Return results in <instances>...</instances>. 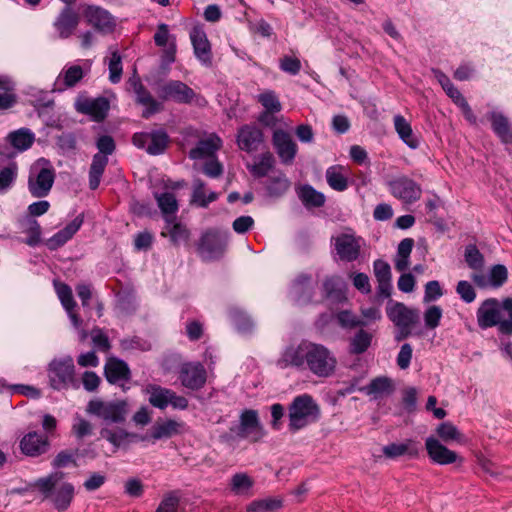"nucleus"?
Wrapping results in <instances>:
<instances>
[{
    "label": "nucleus",
    "instance_id": "nucleus-8",
    "mask_svg": "<svg viewBox=\"0 0 512 512\" xmlns=\"http://www.w3.org/2000/svg\"><path fill=\"white\" fill-rule=\"evenodd\" d=\"M149 403L159 409H165L171 405L174 409L184 410L188 407V400L177 395L174 391L155 384H149L145 388Z\"/></svg>",
    "mask_w": 512,
    "mask_h": 512
},
{
    "label": "nucleus",
    "instance_id": "nucleus-35",
    "mask_svg": "<svg viewBox=\"0 0 512 512\" xmlns=\"http://www.w3.org/2000/svg\"><path fill=\"white\" fill-rule=\"evenodd\" d=\"M296 193L305 207H321L325 203L324 194L315 190L311 185L305 184L296 187Z\"/></svg>",
    "mask_w": 512,
    "mask_h": 512
},
{
    "label": "nucleus",
    "instance_id": "nucleus-5",
    "mask_svg": "<svg viewBox=\"0 0 512 512\" xmlns=\"http://www.w3.org/2000/svg\"><path fill=\"white\" fill-rule=\"evenodd\" d=\"M319 416L318 405L307 394L297 396L289 406V428L297 431L304 428Z\"/></svg>",
    "mask_w": 512,
    "mask_h": 512
},
{
    "label": "nucleus",
    "instance_id": "nucleus-56",
    "mask_svg": "<svg viewBox=\"0 0 512 512\" xmlns=\"http://www.w3.org/2000/svg\"><path fill=\"white\" fill-rule=\"evenodd\" d=\"M109 68V80L112 83H118L121 80L122 76V60L119 53L114 50L111 51V57L108 63Z\"/></svg>",
    "mask_w": 512,
    "mask_h": 512
},
{
    "label": "nucleus",
    "instance_id": "nucleus-27",
    "mask_svg": "<svg viewBox=\"0 0 512 512\" xmlns=\"http://www.w3.org/2000/svg\"><path fill=\"white\" fill-rule=\"evenodd\" d=\"M360 243L351 235H341L335 240V249L342 260L354 261L360 252Z\"/></svg>",
    "mask_w": 512,
    "mask_h": 512
},
{
    "label": "nucleus",
    "instance_id": "nucleus-49",
    "mask_svg": "<svg viewBox=\"0 0 512 512\" xmlns=\"http://www.w3.org/2000/svg\"><path fill=\"white\" fill-rule=\"evenodd\" d=\"M231 319L236 326L237 330L241 333L250 332L253 327L251 318L239 307H233L230 310Z\"/></svg>",
    "mask_w": 512,
    "mask_h": 512
},
{
    "label": "nucleus",
    "instance_id": "nucleus-19",
    "mask_svg": "<svg viewBox=\"0 0 512 512\" xmlns=\"http://www.w3.org/2000/svg\"><path fill=\"white\" fill-rule=\"evenodd\" d=\"M161 236L168 238L172 245H186L190 240V230L187 226L174 218H167L161 231Z\"/></svg>",
    "mask_w": 512,
    "mask_h": 512
},
{
    "label": "nucleus",
    "instance_id": "nucleus-58",
    "mask_svg": "<svg viewBox=\"0 0 512 512\" xmlns=\"http://www.w3.org/2000/svg\"><path fill=\"white\" fill-rule=\"evenodd\" d=\"M490 286L494 288L501 287L508 278V271L504 265H494L489 271Z\"/></svg>",
    "mask_w": 512,
    "mask_h": 512
},
{
    "label": "nucleus",
    "instance_id": "nucleus-25",
    "mask_svg": "<svg viewBox=\"0 0 512 512\" xmlns=\"http://www.w3.org/2000/svg\"><path fill=\"white\" fill-rule=\"evenodd\" d=\"M290 296L298 305L309 303L313 296L311 278L307 275L298 276L291 286Z\"/></svg>",
    "mask_w": 512,
    "mask_h": 512
},
{
    "label": "nucleus",
    "instance_id": "nucleus-57",
    "mask_svg": "<svg viewBox=\"0 0 512 512\" xmlns=\"http://www.w3.org/2000/svg\"><path fill=\"white\" fill-rule=\"evenodd\" d=\"M56 293L58 298L60 299L65 310H69L70 308H75L76 302L73 299L71 288L64 283L55 282L54 283Z\"/></svg>",
    "mask_w": 512,
    "mask_h": 512
},
{
    "label": "nucleus",
    "instance_id": "nucleus-45",
    "mask_svg": "<svg viewBox=\"0 0 512 512\" xmlns=\"http://www.w3.org/2000/svg\"><path fill=\"white\" fill-rule=\"evenodd\" d=\"M13 147L19 151L27 150L34 142V134L29 129H19L9 135Z\"/></svg>",
    "mask_w": 512,
    "mask_h": 512
},
{
    "label": "nucleus",
    "instance_id": "nucleus-38",
    "mask_svg": "<svg viewBox=\"0 0 512 512\" xmlns=\"http://www.w3.org/2000/svg\"><path fill=\"white\" fill-rule=\"evenodd\" d=\"M218 198L216 192H207L205 183L196 178L193 180V193L191 201L200 207H207L209 203L215 201Z\"/></svg>",
    "mask_w": 512,
    "mask_h": 512
},
{
    "label": "nucleus",
    "instance_id": "nucleus-30",
    "mask_svg": "<svg viewBox=\"0 0 512 512\" xmlns=\"http://www.w3.org/2000/svg\"><path fill=\"white\" fill-rule=\"evenodd\" d=\"M83 223V218L77 216L62 230L53 235L48 241L47 246L50 250H56L70 240L73 235L80 229Z\"/></svg>",
    "mask_w": 512,
    "mask_h": 512
},
{
    "label": "nucleus",
    "instance_id": "nucleus-6",
    "mask_svg": "<svg viewBox=\"0 0 512 512\" xmlns=\"http://www.w3.org/2000/svg\"><path fill=\"white\" fill-rule=\"evenodd\" d=\"M159 97L164 101H174L179 104H195L203 107L207 101L192 88L179 80H170L158 90Z\"/></svg>",
    "mask_w": 512,
    "mask_h": 512
},
{
    "label": "nucleus",
    "instance_id": "nucleus-15",
    "mask_svg": "<svg viewBox=\"0 0 512 512\" xmlns=\"http://www.w3.org/2000/svg\"><path fill=\"white\" fill-rule=\"evenodd\" d=\"M179 379L184 387L197 390L206 382V370L200 363H185L180 368Z\"/></svg>",
    "mask_w": 512,
    "mask_h": 512
},
{
    "label": "nucleus",
    "instance_id": "nucleus-10",
    "mask_svg": "<svg viewBox=\"0 0 512 512\" xmlns=\"http://www.w3.org/2000/svg\"><path fill=\"white\" fill-rule=\"evenodd\" d=\"M226 238L218 231L209 230L201 236L198 252L204 260H214L221 257L225 251Z\"/></svg>",
    "mask_w": 512,
    "mask_h": 512
},
{
    "label": "nucleus",
    "instance_id": "nucleus-12",
    "mask_svg": "<svg viewBox=\"0 0 512 512\" xmlns=\"http://www.w3.org/2000/svg\"><path fill=\"white\" fill-rule=\"evenodd\" d=\"M237 434L252 442H258L264 437L265 431L260 424L258 413L255 410H245L242 412Z\"/></svg>",
    "mask_w": 512,
    "mask_h": 512
},
{
    "label": "nucleus",
    "instance_id": "nucleus-54",
    "mask_svg": "<svg viewBox=\"0 0 512 512\" xmlns=\"http://www.w3.org/2000/svg\"><path fill=\"white\" fill-rule=\"evenodd\" d=\"M437 434L444 442H464L462 433L450 422L441 423L437 428Z\"/></svg>",
    "mask_w": 512,
    "mask_h": 512
},
{
    "label": "nucleus",
    "instance_id": "nucleus-29",
    "mask_svg": "<svg viewBox=\"0 0 512 512\" xmlns=\"http://www.w3.org/2000/svg\"><path fill=\"white\" fill-rule=\"evenodd\" d=\"M190 39L196 57L205 64L210 63L211 48L205 32L199 28H194L190 33Z\"/></svg>",
    "mask_w": 512,
    "mask_h": 512
},
{
    "label": "nucleus",
    "instance_id": "nucleus-37",
    "mask_svg": "<svg viewBox=\"0 0 512 512\" xmlns=\"http://www.w3.org/2000/svg\"><path fill=\"white\" fill-rule=\"evenodd\" d=\"M108 164V158L105 155L95 154L89 169V187L95 190L99 187L102 175Z\"/></svg>",
    "mask_w": 512,
    "mask_h": 512
},
{
    "label": "nucleus",
    "instance_id": "nucleus-63",
    "mask_svg": "<svg viewBox=\"0 0 512 512\" xmlns=\"http://www.w3.org/2000/svg\"><path fill=\"white\" fill-rule=\"evenodd\" d=\"M465 259L472 269H480L484 263L482 254L475 246H468L466 248Z\"/></svg>",
    "mask_w": 512,
    "mask_h": 512
},
{
    "label": "nucleus",
    "instance_id": "nucleus-44",
    "mask_svg": "<svg viewBox=\"0 0 512 512\" xmlns=\"http://www.w3.org/2000/svg\"><path fill=\"white\" fill-rule=\"evenodd\" d=\"M273 155L270 152L263 153L253 164H247V168L255 177H264L273 166Z\"/></svg>",
    "mask_w": 512,
    "mask_h": 512
},
{
    "label": "nucleus",
    "instance_id": "nucleus-46",
    "mask_svg": "<svg viewBox=\"0 0 512 512\" xmlns=\"http://www.w3.org/2000/svg\"><path fill=\"white\" fill-rule=\"evenodd\" d=\"M368 395L379 397L385 394H389L392 391L391 380L386 377H377L373 379L369 385L361 389Z\"/></svg>",
    "mask_w": 512,
    "mask_h": 512
},
{
    "label": "nucleus",
    "instance_id": "nucleus-33",
    "mask_svg": "<svg viewBox=\"0 0 512 512\" xmlns=\"http://www.w3.org/2000/svg\"><path fill=\"white\" fill-rule=\"evenodd\" d=\"M104 370L106 379L110 383L115 384L129 379L130 370L127 364L119 359L109 358Z\"/></svg>",
    "mask_w": 512,
    "mask_h": 512
},
{
    "label": "nucleus",
    "instance_id": "nucleus-14",
    "mask_svg": "<svg viewBox=\"0 0 512 512\" xmlns=\"http://www.w3.org/2000/svg\"><path fill=\"white\" fill-rule=\"evenodd\" d=\"M183 185V182H176L171 185H166L163 192L154 193V197L164 220L174 218L173 215L178 211L179 205L174 190L183 187Z\"/></svg>",
    "mask_w": 512,
    "mask_h": 512
},
{
    "label": "nucleus",
    "instance_id": "nucleus-20",
    "mask_svg": "<svg viewBox=\"0 0 512 512\" xmlns=\"http://www.w3.org/2000/svg\"><path fill=\"white\" fill-rule=\"evenodd\" d=\"M477 322L480 328L486 329L502 322L500 319V306L497 299L485 300L477 310Z\"/></svg>",
    "mask_w": 512,
    "mask_h": 512
},
{
    "label": "nucleus",
    "instance_id": "nucleus-1",
    "mask_svg": "<svg viewBox=\"0 0 512 512\" xmlns=\"http://www.w3.org/2000/svg\"><path fill=\"white\" fill-rule=\"evenodd\" d=\"M277 365L280 368H304L316 377L328 378L335 374L338 361L335 354L323 344L302 341L298 345L286 347Z\"/></svg>",
    "mask_w": 512,
    "mask_h": 512
},
{
    "label": "nucleus",
    "instance_id": "nucleus-34",
    "mask_svg": "<svg viewBox=\"0 0 512 512\" xmlns=\"http://www.w3.org/2000/svg\"><path fill=\"white\" fill-rule=\"evenodd\" d=\"M382 452L387 458L391 459L403 455L415 457L419 453V448L415 441L408 439L401 443H390L382 448Z\"/></svg>",
    "mask_w": 512,
    "mask_h": 512
},
{
    "label": "nucleus",
    "instance_id": "nucleus-23",
    "mask_svg": "<svg viewBox=\"0 0 512 512\" xmlns=\"http://www.w3.org/2000/svg\"><path fill=\"white\" fill-rule=\"evenodd\" d=\"M76 110L80 113L92 116L96 120H102L109 109L108 101L103 98L79 99L75 103Z\"/></svg>",
    "mask_w": 512,
    "mask_h": 512
},
{
    "label": "nucleus",
    "instance_id": "nucleus-53",
    "mask_svg": "<svg viewBox=\"0 0 512 512\" xmlns=\"http://www.w3.org/2000/svg\"><path fill=\"white\" fill-rule=\"evenodd\" d=\"M372 335L365 330H359L350 342V351L353 354L364 353L371 345Z\"/></svg>",
    "mask_w": 512,
    "mask_h": 512
},
{
    "label": "nucleus",
    "instance_id": "nucleus-50",
    "mask_svg": "<svg viewBox=\"0 0 512 512\" xmlns=\"http://www.w3.org/2000/svg\"><path fill=\"white\" fill-rule=\"evenodd\" d=\"M101 436L107 439L115 447H120L130 441V438H134L135 435L128 433L123 429H108L104 428L101 430Z\"/></svg>",
    "mask_w": 512,
    "mask_h": 512
},
{
    "label": "nucleus",
    "instance_id": "nucleus-36",
    "mask_svg": "<svg viewBox=\"0 0 512 512\" xmlns=\"http://www.w3.org/2000/svg\"><path fill=\"white\" fill-rule=\"evenodd\" d=\"M394 127L401 140L412 149H416L419 146V140L413 133L411 125L407 120L401 116L396 115L394 117Z\"/></svg>",
    "mask_w": 512,
    "mask_h": 512
},
{
    "label": "nucleus",
    "instance_id": "nucleus-2",
    "mask_svg": "<svg viewBox=\"0 0 512 512\" xmlns=\"http://www.w3.org/2000/svg\"><path fill=\"white\" fill-rule=\"evenodd\" d=\"M63 473L55 472L29 484V490L38 491L43 499H49L59 511L66 510L73 498L75 489L71 483L61 482Z\"/></svg>",
    "mask_w": 512,
    "mask_h": 512
},
{
    "label": "nucleus",
    "instance_id": "nucleus-28",
    "mask_svg": "<svg viewBox=\"0 0 512 512\" xmlns=\"http://www.w3.org/2000/svg\"><path fill=\"white\" fill-rule=\"evenodd\" d=\"M85 72L79 65L64 67L58 75L55 86L59 91L74 87L84 77Z\"/></svg>",
    "mask_w": 512,
    "mask_h": 512
},
{
    "label": "nucleus",
    "instance_id": "nucleus-55",
    "mask_svg": "<svg viewBox=\"0 0 512 512\" xmlns=\"http://www.w3.org/2000/svg\"><path fill=\"white\" fill-rule=\"evenodd\" d=\"M282 502L278 499L266 498L252 501L246 508L247 512H274Z\"/></svg>",
    "mask_w": 512,
    "mask_h": 512
},
{
    "label": "nucleus",
    "instance_id": "nucleus-4",
    "mask_svg": "<svg viewBox=\"0 0 512 512\" xmlns=\"http://www.w3.org/2000/svg\"><path fill=\"white\" fill-rule=\"evenodd\" d=\"M55 170L46 159L37 160L29 170L28 190L35 198L46 197L53 186Z\"/></svg>",
    "mask_w": 512,
    "mask_h": 512
},
{
    "label": "nucleus",
    "instance_id": "nucleus-61",
    "mask_svg": "<svg viewBox=\"0 0 512 512\" xmlns=\"http://www.w3.org/2000/svg\"><path fill=\"white\" fill-rule=\"evenodd\" d=\"M442 318V309L439 306H430L424 313L425 326L428 329H435L439 326Z\"/></svg>",
    "mask_w": 512,
    "mask_h": 512
},
{
    "label": "nucleus",
    "instance_id": "nucleus-52",
    "mask_svg": "<svg viewBox=\"0 0 512 512\" xmlns=\"http://www.w3.org/2000/svg\"><path fill=\"white\" fill-rule=\"evenodd\" d=\"M149 135L151 136V138L147 146V152L151 155L162 154L167 147V134L163 131H156L149 133Z\"/></svg>",
    "mask_w": 512,
    "mask_h": 512
},
{
    "label": "nucleus",
    "instance_id": "nucleus-43",
    "mask_svg": "<svg viewBox=\"0 0 512 512\" xmlns=\"http://www.w3.org/2000/svg\"><path fill=\"white\" fill-rule=\"evenodd\" d=\"M18 175V165L10 161L6 165H0V194L9 191Z\"/></svg>",
    "mask_w": 512,
    "mask_h": 512
},
{
    "label": "nucleus",
    "instance_id": "nucleus-39",
    "mask_svg": "<svg viewBox=\"0 0 512 512\" xmlns=\"http://www.w3.org/2000/svg\"><path fill=\"white\" fill-rule=\"evenodd\" d=\"M489 118L492 122L494 132L502 139V141L505 143H512V128L508 119L503 114L497 112H492Z\"/></svg>",
    "mask_w": 512,
    "mask_h": 512
},
{
    "label": "nucleus",
    "instance_id": "nucleus-16",
    "mask_svg": "<svg viewBox=\"0 0 512 512\" xmlns=\"http://www.w3.org/2000/svg\"><path fill=\"white\" fill-rule=\"evenodd\" d=\"M236 141L239 149L251 153L263 143V133L256 125H243L238 130Z\"/></svg>",
    "mask_w": 512,
    "mask_h": 512
},
{
    "label": "nucleus",
    "instance_id": "nucleus-7",
    "mask_svg": "<svg viewBox=\"0 0 512 512\" xmlns=\"http://www.w3.org/2000/svg\"><path fill=\"white\" fill-rule=\"evenodd\" d=\"M48 378L55 390L67 389L74 383L75 366L71 356L53 359L48 366Z\"/></svg>",
    "mask_w": 512,
    "mask_h": 512
},
{
    "label": "nucleus",
    "instance_id": "nucleus-31",
    "mask_svg": "<svg viewBox=\"0 0 512 512\" xmlns=\"http://www.w3.org/2000/svg\"><path fill=\"white\" fill-rule=\"evenodd\" d=\"M184 430V423L176 420H165L156 422L150 429V436L154 440L163 438H170L174 435L182 433Z\"/></svg>",
    "mask_w": 512,
    "mask_h": 512
},
{
    "label": "nucleus",
    "instance_id": "nucleus-18",
    "mask_svg": "<svg viewBox=\"0 0 512 512\" xmlns=\"http://www.w3.org/2000/svg\"><path fill=\"white\" fill-rule=\"evenodd\" d=\"M425 448L429 458L436 464L448 465L456 462L459 456L456 452L448 449L434 437H428L425 441Z\"/></svg>",
    "mask_w": 512,
    "mask_h": 512
},
{
    "label": "nucleus",
    "instance_id": "nucleus-59",
    "mask_svg": "<svg viewBox=\"0 0 512 512\" xmlns=\"http://www.w3.org/2000/svg\"><path fill=\"white\" fill-rule=\"evenodd\" d=\"M90 337L97 350L108 352L111 348L108 336L100 328H93L90 332Z\"/></svg>",
    "mask_w": 512,
    "mask_h": 512
},
{
    "label": "nucleus",
    "instance_id": "nucleus-64",
    "mask_svg": "<svg viewBox=\"0 0 512 512\" xmlns=\"http://www.w3.org/2000/svg\"><path fill=\"white\" fill-rule=\"evenodd\" d=\"M456 292L460 296V298L466 303H471L476 298V293L472 284L465 280L458 282L456 286Z\"/></svg>",
    "mask_w": 512,
    "mask_h": 512
},
{
    "label": "nucleus",
    "instance_id": "nucleus-13",
    "mask_svg": "<svg viewBox=\"0 0 512 512\" xmlns=\"http://www.w3.org/2000/svg\"><path fill=\"white\" fill-rule=\"evenodd\" d=\"M83 15L87 23L100 33H111L116 26L113 16L101 7L87 6Z\"/></svg>",
    "mask_w": 512,
    "mask_h": 512
},
{
    "label": "nucleus",
    "instance_id": "nucleus-42",
    "mask_svg": "<svg viewBox=\"0 0 512 512\" xmlns=\"http://www.w3.org/2000/svg\"><path fill=\"white\" fill-rule=\"evenodd\" d=\"M326 180L329 186L336 191H344L348 187L345 168L342 166L329 167L326 171Z\"/></svg>",
    "mask_w": 512,
    "mask_h": 512
},
{
    "label": "nucleus",
    "instance_id": "nucleus-22",
    "mask_svg": "<svg viewBox=\"0 0 512 512\" xmlns=\"http://www.w3.org/2000/svg\"><path fill=\"white\" fill-rule=\"evenodd\" d=\"M79 24V16L70 7H65L56 17L53 26L61 39L69 38Z\"/></svg>",
    "mask_w": 512,
    "mask_h": 512
},
{
    "label": "nucleus",
    "instance_id": "nucleus-9",
    "mask_svg": "<svg viewBox=\"0 0 512 512\" xmlns=\"http://www.w3.org/2000/svg\"><path fill=\"white\" fill-rule=\"evenodd\" d=\"M388 318L400 328V335L397 340L406 338L410 334V328L419 320L417 310L410 309L402 303H395L387 308Z\"/></svg>",
    "mask_w": 512,
    "mask_h": 512
},
{
    "label": "nucleus",
    "instance_id": "nucleus-60",
    "mask_svg": "<svg viewBox=\"0 0 512 512\" xmlns=\"http://www.w3.org/2000/svg\"><path fill=\"white\" fill-rule=\"evenodd\" d=\"M339 325L343 328L364 326L366 323L348 310L341 311L336 316Z\"/></svg>",
    "mask_w": 512,
    "mask_h": 512
},
{
    "label": "nucleus",
    "instance_id": "nucleus-11",
    "mask_svg": "<svg viewBox=\"0 0 512 512\" xmlns=\"http://www.w3.org/2000/svg\"><path fill=\"white\" fill-rule=\"evenodd\" d=\"M391 194L404 203H413L420 199L422 189L419 184L407 176H400L388 184Z\"/></svg>",
    "mask_w": 512,
    "mask_h": 512
},
{
    "label": "nucleus",
    "instance_id": "nucleus-40",
    "mask_svg": "<svg viewBox=\"0 0 512 512\" xmlns=\"http://www.w3.org/2000/svg\"><path fill=\"white\" fill-rule=\"evenodd\" d=\"M414 246V240L411 238L403 239L397 249V254L394 260L396 270L403 272L409 267V257Z\"/></svg>",
    "mask_w": 512,
    "mask_h": 512
},
{
    "label": "nucleus",
    "instance_id": "nucleus-41",
    "mask_svg": "<svg viewBox=\"0 0 512 512\" xmlns=\"http://www.w3.org/2000/svg\"><path fill=\"white\" fill-rule=\"evenodd\" d=\"M21 232L27 234L24 241L29 246H36L40 243L41 227L32 217H27L20 221Z\"/></svg>",
    "mask_w": 512,
    "mask_h": 512
},
{
    "label": "nucleus",
    "instance_id": "nucleus-17",
    "mask_svg": "<svg viewBox=\"0 0 512 512\" xmlns=\"http://www.w3.org/2000/svg\"><path fill=\"white\" fill-rule=\"evenodd\" d=\"M273 144L281 161L290 164L297 153V145L291 135L283 130H275L273 133Z\"/></svg>",
    "mask_w": 512,
    "mask_h": 512
},
{
    "label": "nucleus",
    "instance_id": "nucleus-21",
    "mask_svg": "<svg viewBox=\"0 0 512 512\" xmlns=\"http://www.w3.org/2000/svg\"><path fill=\"white\" fill-rule=\"evenodd\" d=\"M49 446L48 438L37 432H29L20 440L22 453L30 457H37L46 453Z\"/></svg>",
    "mask_w": 512,
    "mask_h": 512
},
{
    "label": "nucleus",
    "instance_id": "nucleus-48",
    "mask_svg": "<svg viewBox=\"0 0 512 512\" xmlns=\"http://www.w3.org/2000/svg\"><path fill=\"white\" fill-rule=\"evenodd\" d=\"M432 73L434 74V77L437 79L439 84L442 86L443 90L454 101L455 104L459 101H462V98H464L463 95L453 85L447 75L438 69H433Z\"/></svg>",
    "mask_w": 512,
    "mask_h": 512
},
{
    "label": "nucleus",
    "instance_id": "nucleus-24",
    "mask_svg": "<svg viewBox=\"0 0 512 512\" xmlns=\"http://www.w3.org/2000/svg\"><path fill=\"white\" fill-rule=\"evenodd\" d=\"M221 146L222 140L220 137L216 134H210L208 137L201 139L196 147L190 150L189 157L194 160L213 158Z\"/></svg>",
    "mask_w": 512,
    "mask_h": 512
},
{
    "label": "nucleus",
    "instance_id": "nucleus-32",
    "mask_svg": "<svg viewBox=\"0 0 512 512\" xmlns=\"http://www.w3.org/2000/svg\"><path fill=\"white\" fill-rule=\"evenodd\" d=\"M134 92L136 94V101L145 106L142 113L144 118H149L151 115L162 110V105L153 98L149 91H147L141 83H134Z\"/></svg>",
    "mask_w": 512,
    "mask_h": 512
},
{
    "label": "nucleus",
    "instance_id": "nucleus-62",
    "mask_svg": "<svg viewBox=\"0 0 512 512\" xmlns=\"http://www.w3.org/2000/svg\"><path fill=\"white\" fill-rule=\"evenodd\" d=\"M502 309L507 312L509 319L502 320L499 323V331L503 334H512V298L508 297L502 301Z\"/></svg>",
    "mask_w": 512,
    "mask_h": 512
},
{
    "label": "nucleus",
    "instance_id": "nucleus-26",
    "mask_svg": "<svg viewBox=\"0 0 512 512\" xmlns=\"http://www.w3.org/2000/svg\"><path fill=\"white\" fill-rule=\"evenodd\" d=\"M257 101L263 106L264 112L260 115L259 121L269 125L270 116L279 113L282 109V104L277 94L272 90H264L257 95Z\"/></svg>",
    "mask_w": 512,
    "mask_h": 512
},
{
    "label": "nucleus",
    "instance_id": "nucleus-51",
    "mask_svg": "<svg viewBox=\"0 0 512 512\" xmlns=\"http://www.w3.org/2000/svg\"><path fill=\"white\" fill-rule=\"evenodd\" d=\"M254 481L246 473H236L231 478V490L237 495L248 494Z\"/></svg>",
    "mask_w": 512,
    "mask_h": 512
},
{
    "label": "nucleus",
    "instance_id": "nucleus-3",
    "mask_svg": "<svg viewBox=\"0 0 512 512\" xmlns=\"http://www.w3.org/2000/svg\"><path fill=\"white\" fill-rule=\"evenodd\" d=\"M86 412L106 423H122L129 413V404L124 399L95 398L88 402Z\"/></svg>",
    "mask_w": 512,
    "mask_h": 512
},
{
    "label": "nucleus",
    "instance_id": "nucleus-47",
    "mask_svg": "<svg viewBox=\"0 0 512 512\" xmlns=\"http://www.w3.org/2000/svg\"><path fill=\"white\" fill-rule=\"evenodd\" d=\"M290 187V181L287 179V177L279 173L278 175L272 176L268 179L267 182V191L270 196L273 197H280L283 194L286 193V191Z\"/></svg>",
    "mask_w": 512,
    "mask_h": 512
}]
</instances>
